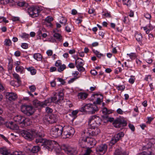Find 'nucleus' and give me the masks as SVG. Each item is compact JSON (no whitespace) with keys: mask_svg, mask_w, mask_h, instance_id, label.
I'll return each mask as SVG.
<instances>
[{"mask_svg":"<svg viewBox=\"0 0 155 155\" xmlns=\"http://www.w3.org/2000/svg\"><path fill=\"white\" fill-rule=\"evenodd\" d=\"M75 130L74 128L71 127H69L63 133L64 138H68L72 137L74 134Z\"/></svg>","mask_w":155,"mask_h":155,"instance_id":"obj_9","label":"nucleus"},{"mask_svg":"<svg viewBox=\"0 0 155 155\" xmlns=\"http://www.w3.org/2000/svg\"><path fill=\"white\" fill-rule=\"evenodd\" d=\"M92 130H85L83 132L84 134H85L87 137L88 136H95L98 135L100 132V130L97 127L95 128L91 129Z\"/></svg>","mask_w":155,"mask_h":155,"instance_id":"obj_5","label":"nucleus"},{"mask_svg":"<svg viewBox=\"0 0 155 155\" xmlns=\"http://www.w3.org/2000/svg\"><path fill=\"white\" fill-rule=\"evenodd\" d=\"M108 121L111 122L113 121V124L115 127L120 128L124 127L127 125V122L124 118H117L115 120L113 117L108 118Z\"/></svg>","mask_w":155,"mask_h":155,"instance_id":"obj_1","label":"nucleus"},{"mask_svg":"<svg viewBox=\"0 0 155 155\" xmlns=\"http://www.w3.org/2000/svg\"><path fill=\"white\" fill-rule=\"evenodd\" d=\"M21 37L22 38L26 39L28 38L29 37V35L28 34H26L25 33H23L22 34V35H21Z\"/></svg>","mask_w":155,"mask_h":155,"instance_id":"obj_57","label":"nucleus"},{"mask_svg":"<svg viewBox=\"0 0 155 155\" xmlns=\"http://www.w3.org/2000/svg\"><path fill=\"white\" fill-rule=\"evenodd\" d=\"M27 111V115L28 116L31 115L34 113L32 107L28 105Z\"/></svg>","mask_w":155,"mask_h":155,"instance_id":"obj_25","label":"nucleus"},{"mask_svg":"<svg viewBox=\"0 0 155 155\" xmlns=\"http://www.w3.org/2000/svg\"><path fill=\"white\" fill-rule=\"evenodd\" d=\"M129 128L132 131H134L135 130V128L134 126L131 124H129L128 125Z\"/></svg>","mask_w":155,"mask_h":155,"instance_id":"obj_56","label":"nucleus"},{"mask_svg":"<svg viewBox=\"0 0 155 155\" xmlns=\"http://www.w3.org/2000/svg\"><path fill=\"white\" fill-rule=\"evenodd\" d=\"M63 127L60 125H57L52 127L50 130V134L54 137H57L61 135Z\"/></svg>","mask_w":155,"mask_h":155,"instance_id":"obj_2","label":"nucleus"},{"mask_svg":"<svg viewBox=\"0 0 155 155\" xmlns=\"http://www.w3.org/2000/svg\"><path fill=\"white\" fill-rule=\"evenodd\" d=\"M45 110L46 112L48 113H51L53 111L52 109L48 107H46Z\"/></svg>","mask_w":155,"mask_h":155,"instance_id":"obj_59","label":"nucleus"},{"mask_svg":"<svg viewBox=\"0 0 155 155\" xmlns=\"http://www.w3.org/2000/svg\"><path fill=\"white\" fill-rule=\"evenodd\" d=\"M91 104H86L85 105L80 108V111L81 112H88L89 107L91 106Z\"/></svg>","mask_w":155,"mask_h":155,"instance_id":"obj_20","label":"nucleus"},{"mask_svg":"<svg viewBox=\"0 0 155 155\" xmlns=\"http://www.w3.org/2000/svg\"><path fill=\"white\" fill-rule=\"evenodd\" d=\"M59 67V68L58 69V70L60 72L63 71L66 68V66L65 64H61Z\"/></svg>","mask_w":155,"mask_h":155,"instance_id":"obj_45","label":"nucleus"},{"mask_svg":"<svg viewBox=\"0 0 155 155\" xmlns=\"http://www.w3.org/2000/svg\"><path fill=\"white\" fill-rule=\"evenodd\" d=\"M34 58L38 61H41L42 60V56L39 53L35 54L33 55Z\"/></svg>","mask_w":155,"mask_h":155,"instance_id":"obj_27","label":"nucleus"},{"mask_svg":"<svg viewBox=\"0 0 155 155\" xmlns=\"http://www.w3.org/2000/svg\"><path fill=\"white\" fill-rule=\"evenodd\" d=\"M94 120L96 122L97 127L101 124V119L99 117L95 116V118H94Z\"/></svg>","mask_w":155,"mask_h":155,"instance_id":"obj_32","label":"nucleus"},{"mask_svg":"<svg viewBox=\"0 0 155 155\" xmlns=\"http://www.w3.org/2000/svg\"><path fill=\"white\" fill-rule=\"evenodd\" d=\"M13 77L17 80L18 82L20 83L21 82L20 78L19 75L15 73L13 74Z\"/></svg>","mask_w":155,"mask_h":155,"instance_id":"obj_43","label":"nucleus"},{"mask_svg":"<svg viewBox=\"0 0 155 155\" xmlns=\"http://www.w3.org/2000/svg\"><path fill=\"white\" fill-rule=\"evenodd\" d=\"M124 135V133L121 132L118 133L116 135H115L114 137L118 141L122 137H123Z\"/></svg>","mask_w":155,"mask_h":155,"instance_id":"obj_29","label":"nucleus"},{"mask_svg":"<svg viewBox=\"0 0 155 155\" xmlns=\"http://www.w3.org/2000/svg\"><path fill=\"white\" fill-rule=\"evenodd\" d=\"M0 153L3 155H7L8 152L6 149L5 148H0Z\"/></svg>","mask_w":155,"mask_h":155,"instance_id":"obj_36","label":"nucleus"},{"mask_svg":"<svg viewBox=\"0 0 155 155\" xmlns=\"http://www.w3.org/2000/svg\"><path fill=\"white\" fill-rule=\"evenodd\" d=\"M4 45L7 47L11 46L12 45L11 40L9 39H6L4 41Z\"/></svg>","mask_w":155,"mask_h":155,"instance_id":"obj_34","label":"nucleus"},{"mask_svg":"<svg viewBox=\"0 0 155 155\" xmlns=\"http://www.w3.org/2000/svg\"><path fill=\"white\" fill-rule=\"evenodd\" d=\"M17 4L18 6L20 7L27 6L28 5V4L24 2H19L17 3Z\"/></svg>","mask_w":155,"mask_h":155,"instance_id":"obj_41","label":"nucleus"},{"mask_svg":"<svg viewBox=\"0 0 155 155\" xmlns=\"http://www.w3.org/2000/svg\"><path fill=\"white\" fill-rule=\"evenodd\" d=\"M53 19L52 17L48 16L45 19V21L49 24V26H51V22L53 20Z\"/></svg>","mask_w":155,"mask_h":155,"instance_id":"obj_37","label":"nucleus"},{"mask_svg":"<svg viewBox=\"0 0 155 155\" xmlns=\"http://www.w3.org/2000/svg\"><path fill=\"white\" fill-rule=\"evenodd\" d=\"M65 152L68 154H73V149L71 148L66 147L63 149Z\"/></svg>","mask_w":155,"mask_h":155,"instance_id":"obj_26","label":"nucleus"},{"mask_svg":"<svg viewBox=\"0 0 155 155\" xmlns=\"http://www.w3.org/2000/svg\"><path fill=\"white\" fill-rule=\"evenodd\" d=\"M4 119L1 117H0V126L5 124Z\"/></svg>","mask_w":155,"mask_h":155,"instance_id":"obj_61","label":"nucleus"},{"mask_svg":"<svg viewBox=\"0 0 155 155\" xmlns=\"http://www.w3.org/2000/svg\"><path fill=\"white\" fill-rule=\"evenodd\" d=\"M93 51L94 53L96 55L97 57L99 58H101V56H104V55L103 54L100 53L99 52H98L97 50H95L94 49L93 50Z\"/></svg>","mask_w":155,"mask_h":155,"instance_id":"obj_39","label":"nucleus"},{"mask_svg":"<svg viewBox=\"0 0 155 155\" xmlns=\"http://www.w3.org/2000/svg\"><path fill=\"white\" fill-rule=\"evenodd\" d=\"M47 121L51 124H54L56 123L58 121V117L56 115L53 114L50 116H46Z\"/></svg>","mask_w":155,"mask_h":155,"instance_id":"obj_13","label":"nucleus"},{"mask_svg":"<svg viewBox=\"0 0 155 155\" xmlns=\"http://www.w3.org/2000/svg\"><path fill=\"white\" fill-rule=\"evenodd\" d=\"M51 99L49 98L48 99L46 100L44 102H43V107H45V106H48L49 105V104L51 102Z\"/></svg>","mask_w":155,"mask_h":155,"instance_id":"obj_40","label":"nucleus"},{"mask_svg":"<svg viewBox=\"0 0 155 155\" xmlns=\"http://www.w3.org/2000/svg\"><path fill=\"white\" fill-rule=\"evenodd\" d=\"M31 124V122L28 118H25L24 117L23 122H22L21 127H23L25 126H27L30 125Z\"/></svg>","mask_w":155,"mask_h":155,"instance_id":"obj_18","label":"nucleus"},{"mask_svg":"<svg viewBox=\"0 0 155 155\" xmlns=\"http://www.w3.org/2000/svg\"><path fill=\"white\" fill-rule=\"evenodd\" d=\"M143 55L145 58L146 62L149 64H151L153 61L151 59H149L148 58L151 56V53L149 51H145L143 54Z\"/></svg>","mask_w":155,"mask_h":155,"instance_id":"obj_15","label":"nucleus"},{"mask_svg":"<svg viewBox=\"0 0 155 155\" xmlns=\"http://www.w3.org/2000/svg\"><path fill=\"white\" fill-rule=\"evenodd\" d=\"M78 78L77 77H76L75 75L74 76V77L70 79L68 81V83L69 84H71V83H73L75 81L76 79H78Z\"/></svg>","mask_w":155,"mask_h":155,"instance_id":"obj_48","label":"nucleus"},{"mask_svg":"<svg viewBox=\"0 0 155 155\" xmlns=\"http://www.w3.org/2000/svg\"><path fill=\"white\" fill-rule=\"evenodd\" d=\"M61 64V61L59 60H58L56 61L55 63V65L56 67H59Z\"/></svg>","mask_w":155,"mask_h":155,"instance_id":"obj_60","label":"nucleus"},{"mask_svg":"<svg viewBox=\"0 0 155 155\" xmlns=\"http://www.w3.org/2000/svg\"><path fill=\"white\" fill-rule=\"evenodd\" d=\"M13 119L15 121L19 123L21 126L22 122H23L24 117L20 115H17L14 117Z\"/></svg>","mask_w":155,"mask_h":155,"instance_id":"obj_16","label":"nucleus"},{"mask_svg":"<svg viewBox=\"0 0 155 155\" xmlns=\"http://www.w3.org/2000/svg\"><path fill=\"white\" fill-rule=\"evenodd\" d=\"M56 142L51 140L45 139L43 145L44 147L49 150H51L53 147L54 144Z\"/></svg>","mask_w":155,"mask_h":155,"instance_id":"obj_8","label":"nucleus"},{"mask_svg":"<svg viewBox=\"0 0 155 155\" xmlns=\"http://www.w3.org/2000/svg\"><path fill=\"white\" fill-rule=\"evenodd\" d=\"M44 135V134L42 132L37 131L35 135L34 136L36 138L35 143L38 144V143H41L43 144L45 139L43 138Z\"/></svg>","mask_w":155,"mask_h":155,"instance_id":"obj_7","label":"nucleus"},{"mask_svg":"<svg viewBox=\"0 0 155 155\" xmlns=\"http://www.w3.org/2000/svg\"><path fill=\"white\" fill-rule=\"evenodd\" d=\"M102 113L105 114H109V111L106 107L104 108L102 110Z\"/></svg>","mask_w":155,"mask_h":155,"instance_id":"obj_52","label":"nucleus"},{"mask_svg":"<svg viewBox=\"0 0 155 155\" xmlns=\"http://www.w3.org/2000/svg\"><path fill=\"white\" fill-rule=\"evenodd\" d=\"M54 37L60 41L61 39V36L58 33H55L54 35Z\"/></svg>","mask_w":155,"mask_h":155,"instance_id":"obj_44","label":"nucleus"},{"mask_svg":"<svg viewBox=\"0 0 155 155\" xmlns=\"http://www.w3.org/2000/svg\"><path fill=\"white\" fill-rule=\"evenodd\" d=\"M117 141V140L114 137L111 139L109 143V145L112 146L115 144Z\"/></svg>","mask_w":155,"mask_h":155,"instance_id":"obj_42","label":"nucleus"},{"mask_svg":"<svg viewBox=\"0 0 155 155\" xmlns=\"http://www.w3.org/2000/svg\"><path fill=\"white\" fill-rule=\"evenodd\" d=\"M107 146L106 144H101L98 146L96 148V151L100 154H103L105 153L107 149Z\"/></svg>","mask_w":155,"mask_h":155,"instance_id":"obj_11","label":"nucleus"},{"mask_svg":"<svg viewBox=\"0 0 155 155\" xmlns=\"http://www.w3.org/2000/svg\"><path fill=\"white\" fill-rule=\"evenodd\" d=\"M144 16L146 18L148 19H150L151 18V15L149 13H146L145 14Z\"/></svg>","mask_w":155,"mask_h":155,"instance_id":"obj_63","label":"nucleus"},{"mask_svg":"<svg viewBox=\"0 0 155 155\" xmlns=\"http://www.w3.org/2000/svg\"><path fill=\"white\" fill-rule=\"evenodd\" d=\"M83 66H80L76 67L78 70L80 72H83L85 71L84 68L83 67Z\"/></svg>","mask_w":155,"mask_h":155,"instance_id":"obj_49","label":"nucleus"},{"mask_svg":"<svg viewBox=\"0 0 155 155\" xmlns=\"http://www.w3.org/2000/svg\"><path fill=\"white\" fill-rule=\"evenodd\" d=\"M13 123L12 122H7L5 123L4 124L8 128H9L12 129V127Z\"/></svg>","mask_w":155,"mask_h":155,"instance_id":"obj_38","label":"nucleus"},{"mask_svg":"<svg viewBox=\"0 0 155 155\" xmlns=\"http://www.w3.org/2000/svg\"><path fill=\"white\" fill-rule=\"evenodd\" d=\"M18 129V127L17 125L13 123L12 127V129L13 130H17Z\"/></svg>","mask_w":155,"mask_h":155,"instance_id":"obj_53","label":"nucleus"},{"mask_svg":"<svg viewBox=\"0 0 155 155\" xmlns=\"http://www.w3.org/2000/svg\"><path fill=\"white\" fill-rule=\"evenodd\" d=\"M122 71L121 68L120 67H119L116 68L115 70V73L116 74H118L119 72H120Z\"/></svg>","mask_w":155,"mask_h":155,"instance_id":"obj_58","label":"nucleus"},{"mask_svg":"<svg viewBox=\"0 0 155 155\" xmlns=\"http://www.w3.org/2000/svg\"><path fill=\"white\" fill-rule=\"evenodd\" d=\"M127 55H128L132 60L134 59L136 57V55L134 53H131L129 54H127Z\"/></svg>","mask_w":155,"mask_h":155,"instance_id":"obj_46","label":"nucleus"},{"mask_svg":"<svg viewBox=\"0 0 155 155\" xmlns=\"http://www.w3.org/2000/svg\"><path fill=\"white\" fill-rule=\"evenodd\" d=\"M56 96L58 97L57 101H55V103H58L63 99V94L62 92H58L56 93Z\"/></svg>","mask_w":155,"mask_h":155,"instance_id":"obj_22","label":"nucleus"},{"mask_svg":"<svg viewBox=\"0 0 155 155\" xmlns=\"http://www.w3.org/2000/svg\"><path fill=\"white\" fill-rule=\"evenodd\" d=\"M97 110H98V108L96 105L95 104H91L88 112L93 114Z\"/></svg>","mask_w":155,"mask_h":155,"instance_id":"obj_17","label":"nucleus"},{"mask_svg":"<svg viewBox=\"0 0 155 155\" xmlns=\"http://www.w3.org/2000/svg\"><path fill=\"white\" fill-rule=\"evenodd\" d=\"M117 88L118 90H123L125 88V86L124 85L119 86Z\"/></svg>","mask_w":155,"mask_h":155,"instance_id":"obj_64","label":"nucleus"},{"mask_svg":"<svg viewBox=\"0 0 155 155\" xmlns=\"http://www.w3.org/2000/svg\"><path fill=\"white\" fill-rule=\"evenodd\" d=\"M40 149L38 146H34L31 149V152L34 153H36L38 152Z\"/></svg>","mask_w":155,"mask_h":155,"instance_id":"obj_28","label":"nucleus"},{"mask_svg":"<svg viewBox=\"0 0 155 155\" xmlns=\"http://www.w3.org/2000/svg\"><path fill=\"white\" fill-rule=\"evenodd\" d=\"M41 10L38 7H31L28 8V12L29 15L32 18L37 17Z\"/></svg>","mask_w":155,"mask_h":155,"instance_id":"obj_4","label":"nucleus"},{"mask_svg":"<svg viewBox=\"0 0 155 155\" xmlns=\"http://www.w3.org/2000/svg\"><path fill=\"white\" fill-rule=\"evenodd\" d=\"M62 20H60V22L61 24H64V25H65V24L66 23L67 21V20L66 18L62 17L61 18Z\"/></svg>","mask_w":155,"mask_h":155,"instance_id":"obj_47","label":"nucleus"},{"mask_svg":"<svg viewBox=\"0 0 155 155\" xmlns=\"http://www.w3.org/2000/svg\"><path fill=\"white\" fill-rule=\"evenodd\" d=\"M5 97L7 99L10 101H14L17 98V94L14 92H6Z\"/></svg>","mask_w":155,"mask_h":155,"instance_id":"obj_12","label":"nucleus"},{"mask_svg":"<svg viewBox=\"0 0 155 155\" xmlns=\"http://www.w3.org/2000/svg\"><path fill=\"white\" fill-rule=\"evenodd\" d=\"M82 136L83 137L82 140L83 142L87 143L88 145L91 146H94L96 144V141L93 138L89 137L88 136L87 137L83 133L82 134Z\"/></svg>","mask_w":155,"mask_h":155,"instance_id":"obj_6","label":"nucleus"},{"mask_svg":"<svg viewBox=\"0 0 155 155\" xmlns=\"http://www.w3.org/2000/svg\"><path fill=\"white\" fill-rule=\"evenodd\" d=\"M126 154V152L125 151H123L121 148L116 149L114 153V155H125Z\"/></svg>","mask_w":155,"mask_h":155,"instance_id":"obj_19","label":"nucleus"},{"mask_svg":"<svg viewBox=\"0 0 155 155\" xmlns=\"http://www.w3.org/2000/svg\"><path fill=\"white\" fill-rule=\"evenodd\" d=\"M143 150H147V151H144L139 153L138 155H155V150H153L152 148L148 147L146 146H144Z\"/></svg>","mask_w":155,"mask_h":155,"instance_id":"obj_10","label":"nucleus"},{"mask_svg":"<svg viewBox=\"0 0 155 155\" xmlns=\"http://www.w3.org/2000/svg\"><path fill=\"white\" fill-rule=\"evenodd\" d=\"M21 47L24 49H27L28 48V44L26 43H22L21 45Z\"/></svg>","mask_w":155,"mask_h":155,"instance_id":"obj_62","label":"nucleus"},{"mask_svg":"<svg viewBox=\"0 0 155 155\" xmlns=\"http://www.w3.org/2000/svg\"><path fill=\"white\" fill-rule=\"evenodd\" d=\"M13 155H23L24 154L21 151H16L13 153Z\"/></svg>","mask_w":155,"mask_h":155,"instance_id":"obj_51","label":"nucleus"},{"mask_svg":"<svg viewBox=\"0 0 155 155\" xmlns=\"http://www.w3.org/2000/svg\"><path fill=\"white\" fill-rule=\"evenodd\" d=\"M95 118V116H92L91 117L88 121L89 127L91 129L95 128L97 127L95 121L94 120Z\"/></svg>","mask_w":155,"mask_h":155,"instance_id":"obj_14","label":"nucleus"},{"mask_svg":"<svg viewBox=\"0 0 155 155\" xmlns=\"http://www.w3.org/2000/svg\"><path fill=\"white\" fill-rule=\"evenodd\" d=\"M2 21L5 23H8V21L6 20L5 18L3 17L0 16V22Z\"/></svg>","mask_w":155,"mask_h":155,"instance_id":"obj_50","label":"nucleus"},{"mask_svg":"<svg viewBox=\"0 0 155 155\" xmlns=\"http://www.w3.org/2000/svg\"><path fill=\"white\" fill-rule=\"evenodd\" d=\"M15 69L17 72H20L21 73L24 72V69L21 66H17L16 67Z\"/></svg>","mask_w":155,"mask_h":155,"instance_id":"obj_30","label":"nucleus"},{"mask_svg":"<svg viewBox=\"0 0 155 155\" xmlns=\"http://www.w3.org/2000/svg\"><path fill=\"white\" fill-rule=\"evenodd\" d=\"M135 37L137 40L138 41H140L142 38V35L139 33H136L135 35Z\"/></svg>","mask_w":155,"mask_h":155,"instance_id":"obj_35","label":"nucleus"},{"mask_svg":"<svg viewBox=\"0 0 155 155\" xmlns=\"http://www.w3.org/2000/svg\"><path fill=\"white\" fill-rule=\"evenodd\" d=\"M33 105L36 107H38L39 106L43 107V102H41L38 100H34L33 102Z\"/></svg>","mask_w":155,"mask_h":155,"instance_id":"obj_23","label":"nucleus"},{"mask_svg":"<svg viewBox=\"0 0 155 155\" xmlns=\"http://www.w3.org/2000/svg\"><path fill=\"white\" fill-rule=\"evenodd\" d=\"M88 95V94L85 92H81L78 94V96L79 99L84 100L87 98Z\"/></svg>","mask_w":155,"mask_h":155,"instance_id":"obj_21","label":"nucleus"},{"mask_svg":"<svg viewBox=\"0 0 155 155\" xmlns=\"http://www.w3.org/2000/svg\"><path fill=\"white\" fill-rule=\"evenodd\" d=\"M31 92H33L35 91L36 89V87L35 85H33L30 86L29 87Z\"/></svg>","mask_w":155,"mask_h":155,"instance_id":"obj_55","label":"nucleus"},{"mask_svg":"<svg viewBox=\"0 0 155 155\" xmlns=\"http://www.w3.org/2000/svg\"><path fill=\"white\" fill-rule=\"evenodd\" d=\"M76 67L80 66H83L84 64L83 63V60L81 58H78L75 61V62Z\"/></svg>","mask_w":155,"mask_h":155,"instance_id":"obj_24","label":"nucleus"},{"mask_svg":"<svg viewBox=\"0 0 155 155\" xmlns=\"http://www.w3.org/2000/svg\"><path fill=\"white\" fill-rule=\"evenodd\" d=\"M28 107V105H23L21 106V110L24 114L27 115V109Z\"/></svg>","mask_w":155,"mask_h":155,"instance_id":"obj_33","label":"nucleus"},{"mask_svg":"<svg viewBox=\"0 0 155 155\" xmlns=\"http://www.w3.org/2000/svg\"><path fill=\"white\" fill-rule=\"evenodd\" d=\"M54 96L51 97V98H50L51 99V101L52 102H55V101H57V99H58V97H57L56 96V94L54 95Z\"/></svg>","mask_w":155,"mask_h":155,"instance_id":"obj_54","label":"nucleus"},{"mask_svg":"<svg viewBox=\"0 0 155 155\" xmlns=\"http://www.w3.org/2000/svg\"><path fill=\"white\" fill-rule=\"evenodd\" d=\"M28 71H30L32 75H35L36 73V70L33 67H29L26 68Z\"/></svg>","mask_w":155,"mask_h":155,"instance_id":"obj_31","label":"nucleus"},{"mask_svg":"<svg viewBox=\"0 0 155 155\" xmlns=\"http://www.w3.org/2000/svg\"><path fill=\"white\" fill-rule=\"evenodd\" d=\"M36 130H23L21 131V135L25 139L30 141L33 140L34 138Z\"/></svg>","mask_w":155,"mask_h":155,"instance_id":"obj_3","label":"nucleus"}]
</instances>
